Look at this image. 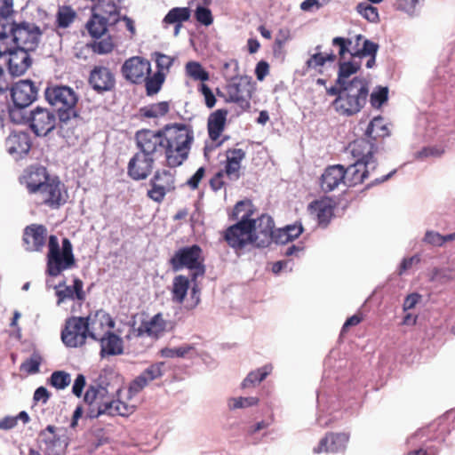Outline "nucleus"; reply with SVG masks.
I'll use <instances>...</instances> for the list:
<instances>
[{"mask_svg":"<svg viewBox=\"0 0 455 455\" xmlns=\"http://www.w3.org/2000/svg\"><path fill=\"white\" fill-rule=\"evenodd\" d=\"M107 415L127 417L134 411V407L120 400H113L108 407H105Z\"/></svg>","mask_w":455,"mask_h":455,"instance_id":"49530a36","label":"nucleus"},{"mask_svg":"<svg viewBox=\"0 0 455 455\" xmlns=\"http://www.w3.org/2000/svg\"><path fill=\"white\" fill-rule=\"evenodd\" d=\"M100 355H116L123 353V340L112 331L100 339Z\"/></svg>","mask_w":455,"mask_h":455,"instance_id":"72a5a7b5","label":"nucleus"},{"mask_svg":"<svg viewBox=\"0 0 455 455\" xmlns=\"http://www.w3.org/2000/svg\"><path fill=\"white\" fill-rule=\"evenodd\" d=\"M259 399L257 397H237L232 398L229 401V407L232 409L251 407L258 404Z\"/></svg>","mask_w":455,"mask_h":455,"instance_id":"052dcab7","label":"nucleus"},{"mask_svg":"<svg viewBox=\"0 0 455 455\" xmlns=\"http://www.w3.org/2000/svg\"><path fill=\"white\" fill-rule=\"evenodd\" d=\"M6 34L17 48L35 51L39 44L41 31L34 23L10 22L6 28Z\"/></svg>","mask_w":455,"mask_h":455,"instance_id":"423d86ee","label":"nucleus"},{"mask_svg":"<svg viewBox=\"0 0 455 455\" xmlns=\"http://www.w3.org/2000/svg\"><path fill=\"white\" fill-rule=\"evenodd\" d=\"M85 319L89 326V337L97 341L110 332L115 325L110 315L102 311L89 315Z\"/></svg>","mask_w":455,"mask_h":455,"instance_id":"5701e85b","label":"nucleus"},{"mask_svg":"<svg viewBox=\"0 0 455 455\" xmlns=\"http://www.w3.org/2000/svg\"><path fill=\"white\" fill-rule=\"evenodd\" d=\"M193 347L191 346H182L176 348L164 347L160 350V355L163 357H184Z\"/></svg>","mask_w":455,"mask_h":455,"instance_id":"13d9d810","label":"nucleus"},{"mask_svg":"<svg viewBox=\"0 0 455 455\" xmlns=\"http://www.w3.org/2000/svg\"><path fill=\"white\" fill-rule=\"evenodd\" d=\"M18 420L27 424L29 422L30 418L25 411H20L15 417H5L0 420V429H12L17 425Z\"/></svg>","mask_w":455,"mask_h":455,"instance_id":"5fc2aeb1","label":"nucleus"},{"mask_svg":"<svg viewBox=\"0 0 455 455\" xmlns=\"http://www.w3.org/2000/svg\"><path fill=\"white\" fill-rule=\"evenodd\" d=\"M164 82V74L156 72L152 76H147L145 83L147 95L151 96L157 93Z\"/></svg>","mask_w":455,"mask_h":455,"instance_id":"8fccbe9b","label":"nucleus"},{"mask_svg":"<svg viewBox=\"0 0 455 455\" xmlns=\"http://www.w3.org/2000/svg\"><path fill=\"white\" fill-rule=\"evenodd\" d=\"M198 92L204 97V103L208 108H212L216 104V98L211 88L204 83L198 86Z\"/></svg>","mask_w":455,"mask_h":455,"instance_id":"338daca9","label":"nucleus"},{"mask_svg":"<svg viewBox=\"0 0 455 455\" xmlns=\"http://www.w3.org/2000/svg\"><path fill=\"white\" fill-rule=\"evenodd\" d=\"M253 213V205L250 201H240L235 205L230 219L233 220H237L238 221L243 220L251 221Z\"/></svg>","mask_w":455,"mask_h":455,"instance_id":"ea45409f","label":"nucleus"},{"mask_svg":"<svg viewBox=\"0 0 455 455\" xmlns=\"http://www.w3.org/2000/svg\"><path fill=\"white\" fill-rule=\"evenodd\" d=\"M169 264L175 272L183 268L190 270V278L194 283L205 274L203 250L197 244L184 246L177 250L169 259Z\"/></svg>","mask_w":455,"mask_h":455,"instance_id":"39448f33","label":"nucleus"},{"mask_svg":"<svg viewBox=\"0 0 455 455\" xmlns=\"http://www.w3.org/2000/svg\"><path fill=\"white\" fill-rule=\"evenodd\" d=\"M369 96V84L364 78L358 76L344 85L341 95L335 98L331 106L342 116H352L364 107Z\"/></svg>","mask_w":455,"mask_h":455,"instance_id":"7ed1b4c3","label":"nucleus"},{"mask_svg":"<svg viewBox=\"0 0 455 455\" xmlns=\"http://www.w3.org/2000/svg\"><path fill=\"white\" fill-rule=\"evenodd\" d=\"M336 60L334 53L323 54L322 52H316L307 60L306 66L307 69H315L322 72L321 68L324 66L327 61L333 62Z\"/></svg>","mask_w":455,"mask_h":455,"instance_id":"09e8293b","label":"nucleus"},{"mask_svg":"<svg viewBox=\"0 0 455 455\" xmlns=\"http://www.w3.org/2000/svg\"><path fill=\"white\" fill-rule=\"evenodd\" d=\"M70 374L63 371L52 373L49 383L57 389H64L70 384Z\"/></svg>","mask_w":455,"mask_h":455,"instance_id":"603ef678","label":"nucleus"},{"mask_svg":"<svg viewBox=\"0 0 455 455\" xmlns=\"http://www.w3.org/2000/svg\"><path fill=\"white\" fill-rule=\"evenodd\" d=\"M372 166H369L360 162L350 164L347 168H344L346 172L345 186L354 187L363 183L370 175Z\"/></svg>","mask_w":455,"mask_h":455,"instance_id":"7c9ffc66","label":"nucleus"},{"mask_svg":"<svg viewBox=\"0 0 455 455\" xmlns=\"http://www.w3.org/2000/svg\"><path fill=\"white\" fill-rule=\"evenodd\" d=\"M193 140V131L186 124H175L164 129V156L169 167H178L187 160Z\"/></svg>","mask_w":455,"mask_h":455,"instance_id":"f03ea898","label":"nucleus"},{"mask_svg":"<svg viewBox=\"0 0 455 455\" xmlns=\"http://www.w3.org/2000/svg\"><path fill=\"white\" fill-rule=\"evenodd\" d=\"M388 90L387 87L379 88V91L371 94L370 101L373 108H380L387 100Z\"/></svg>","mask_w":455,"mask_h":455,"instance_id":"e2e57ef3","label":"nucleus"},{"mask_svg":"<svg viewBox=\"0 0 455 455\" xmlns=\"http://www.w3.org/2000/svg\"><path fill=\"white\" fill-rule=\"evenodd\" d=\"M52 177L44 166H30L25 170L21 183L25 185L28 194L33 195Z\"/></svg>","mask_w":455,"mask_h":455,"instance_id":"a878e982","label":"nucleus"},{"mask_svg":"<svg viewBox=\"0 0 455 455\" xmlns=\"http://www.w3.org/2000/svg\"><path fill=\"white\" fill-rule=\"evenodd\" d=\"M12 0H0V30L6 31L9 16L12 13Z\"/></svg>","mask_w":455,"mask_h":455,"instance_id":"864d4df0","label":"nucleus"},{"mask_svg":"<svg viewBox=\"0 0 455 455\" xmlns=\"http://www.w3.org/2000/svg\"><path fill=\"white\" fill-rule=\"evenodd\" d=\"M152 58L155 60L156 63L157 71L163 73L164 71H168L169 68L173 64V59L168 55L164 53L156 52L152 54Z\"/></svg>","mask_w":455,"mask_h":455,"instance_id":"4d7b16f0","label":"nucleus"},{"mask_svg":"<svg viewBox=\"0 0 455 455\" xmlns=\"http://www.w3.org/2000/svg\"><path fill=\"white\" fill-rule=\"evenodd\" d=\"M355 9L359 14L370 22L376 23L379 20L378 8L370 4L360 3Z\"/></svg>","mask_w":455,"mask_h":455,"instance_id":"3c124183","label":"nucleus"},{"mask_svg":"<svg viewBox=\"0 0 455 455\" xmlns=\"http://www.w3.org/2000/svg\"><path fill=\"white\" fill-rule=\"evenodd\" d=\"M170 110V105L167 101L145 106L140 109L141 116L146 118H157L165 116Z\"/></svg>","mask_w":455,"mask_h":455,"instance_id":"a19ab883","label":"nucleus"},{"mask_svg":"<svg viewBox=\"0 0 455 455\" xmlns=\"http://www.w3.org/2000/svg\"><path fill=\"white\" fill-rule=\"evenodd\" d=\"M190 281L188 276L183 275L175 276L172 281V300L176 303L181 304L187 296Z\"/></svg>","mask_w":455,"mask_h":455,"instance_id":"f704fd0d","label":"nucleus"},{"mask_svg":"<svg viewBox=\"0 0 455 455\" xmlns=\"http://www.w3.org/2000/svg\"><path fill=\"white\" fill-rule=\"evenodd\" d=\"M39 436L42 439V442L45 445V450L49 455H57L54 451V449L60 445V438L56 434V427L52 425H48L44 430H42L39 434Z\"/></svg>","mask_w":455,"mask_h":455,"instance_id":"4c0bfd02","label":"nucleus"},{"mask_svg":"<svg viewBox=\"0 0 455 455\" xmlns=\"http://www.w3.org/2000/svg\"><path fill=\"white\" fill-rule=\"evenodd\" d=\"M419 0H396L395 6L397 10L403 11L410 15L415 13Z\"/></svg>","mask_w":455,"mask_h":455,"instance_id":"774afa93","label":"nucleus"},{"mask_svg":"<svg viewBox=\"0 0 455 455\" xmlns=\"http://www.w3.org/2000/svg\"><path fill=\"white\" fill-rule=\"evenodd\" d=\"M335 203L330 197L315 200L308 204L307 210L320 227L326 228L334 216Z\"/></svg>","mask_w":455,"mask_h":455,"instance_id":"b1692460","label":"nucleus"},{"mask_svg":"<svg viewBox=\"0 0 455 455\" xmlns=\"http://www.w3.org/2000/svg\"><path fill=\"white\" fill-rule=\"evenodd\" d=\"M28 122L31 131L36 136H46L55 128L57 119L53 111L36 107L30 112Z\"/></svg>","mask_w":455,"mask_h":455,"instance_id":"4468645a","label":"nucleus"},{"mask_svg":"<svg viewBox=\"0 0 455 455\" xmlns=\"http://www.w3.org/2000/svg\"><path fill=\"white\" fill-rule=\"evenodd\" d=\"M95 9L99 11L97 14H101L105 20L110 25L116 24L119 20V11L117 5L113 2H105L102 0Z\"/></svg>","mask_w":455,"mask_h":455,"instance_id":"58836bf2","label":"nucleus"},{"mask_svg":"<svg viewBox=\"0 0 455 455\" xmlns=\"http://www.w3.org/2000/svg\"><path fill=\"white\" fill-rule=\"evenodd\" d=\"M346 172L344 166L335 164L328 166L320 178V188L324 193L331 192L340 185L345 186Z\"/></svg>","mask_w":455,"mask_h":455,"instance_id":"cd10ccee","label":"nucleus"},{"mask_svg":"<svg viewBox=\"0 0 455 455\" xmlns=\"http://www.w3.org/2000/svg\"><path fill=\"white\" fill-rule=\"evenodd\" d=\"M360 68V66L354 64L350 61L339 62V72L337 78V84L347 85L350 81L347 79L350 76L355 74Z\"/></svg>","mask_w":455,"mask_h":455,"instance_id":"de8ad7c7","label":"nucleus"},{"mask_svg":"<svg viewBox=\"0 0 455 455\" xmlns=\"http://www.w3.org/2000/svg\"><path fill=\"white\" fill-rule=\"evenodd\" d=\"M46 272L50 276H58L64 270L76 266L73 245L68 238H63L61 248L55 235L48 237V252L46 255Z\"/></svg>","mask_w":455,"mask_h":455,"instance_id":"20e7f679","label":"nucleus"},{"mask_svg":"<svg viewBox=\"0 0 455 455\" xmlns=\"http://www.w3.org/2000/svg\"><path fill=\"white\" fill-rule=\"evenodd\" d=\"M84 401L89 407L87 416L96 419L100 415H107L105 407L110 405L111 397L105 387L90 386L84 394Z\"/></svg>","mask_w":455,"mask_h":455,"instance_id":"f8f14e48","label":"nucleus"},{"mask_svg":"<svg viewBox=\"0 0 455 455\" xmlns=\"http://www.w3.org/2000/svg\"><path fill=\"white\" fill-rule=\"evenodd\" d=\"M89 326L85 317L71 316L66 320L61 331L62 342L68 347H78L85 344L89 337Z\"/></svg>","mask_w":455,"mask_h":455,"instance_id":"9d476101","label":"nucleus"},{"mask_svg":"<svg viewBox=\"0 0 455 455\" xmlns=\"http://www.w3.org/2000/svg\"><path fill=\"white\" fill-rule=\"evenodd\" d=\"M47 228L42 224L27 226L23 232V243L28 251H41L45 245Z\"/></svg>","mask_w":455,"mask_h":455,"instance_id":"393cba45","label":"nucleus"},{"mask_svg":"<svg viewBox=\"0 0 455 455\" xmlns=\"http://www.w3.org/2000/svg\"><path fill=\"white\" fill-rule=\"evenodd\" d=\"M88 84L98 93L109 92L116 85L115 75L105 66H94L90 72Z\"/></svg>","mask_w":455,"mask_h":455,"instance_id":"6ab92c4d","label":"nucleus"},{"mask_svg":"<svg viewBox=\"0 0 455 455\" xmlns=\"http://www.w3.org/2000/svg\"><path fill=\"white\" fill-rule=\"evenodd\" d=\"M121 72L125 80L140 84L150 75L151 65L148 60L134 56L124 61Z\"/></svg>","mask_w":455,"mask_h":455,"instance_id":"f3484780","label":"nucleus"},{"mask_svg":"<svg viewBox=\"0 0 455 455\" xmlns=\"http://www.w3.org/2000/svg\"><path fill=\"white\" fill-rule=\"evenodd\" d=\"M11 97L13 105L27 108L36 100L37 88L29 80H20L12 87Z\"/></svg>","mask_w":455,"mask_h":455,"instance_id":"4be33fe9","label":"nucleus"},{"mask_svg":"<svg viewBox=\"0 0 455 455\" xmlns=\"http://www.w3.org/2000/svg\"><path fill=\"white\" fill-rule=\"evenodd\" d=\"M25 108H19V107L13 105V108H10V110H9L10 120L13 124H17L28 123V116L26 115Z\"/></svg>","mask_w":455,"mask_h":455,"instance_id":"0e129e2a","label":"nucleus"},{"mask_svg":"<svg viewBox=\"0 0 455 455\" xmlns=\"http://www.w3.org/2000/svg\"><path fill=\"white\" fill-rule=\"evenodd\" d=\"M164 363H156L150 364L139 376H137L130 384V390L132 393H139L148 384L164 375Z\"/></svg>","mask_w":455,"mask_h":455,"instance_id":"c85d7f7f","label":"nucleus"},{"mask_svg":"<svg viewBox=\"0 0 455 455\" xmlns=\"http://www.w3.org/2000/svg\"><path fill=\"white\" fill-rule=\"evenodd\" d=\"M389 134L390 132L381 116L374 117L365 131V135L374 141L379 138H386Z\"/></svg>","mask_w":455,"mask_h":455,"instance_id":"e433bc0d","label":"nucleus"},{"mask_svg":"<svg viewBox=\"0 0 455 455\" xmlns=\"http://www.w3.org/2000/svg\"><path fill=\"white\" fill-rule=\"evenodd\" d=\"M251 233L253 245L259 248L267 247L274 240L275 223L267 214H262L258 219L251 221Z\"/></svg>","mask_w":455,"mask_h":455,"instance_id":"ddd939ff","label":"nucleus"},{"mask_svg":"<svg viewBox=\"0 0 455 455\" xmlns=\"http://www.w3.org/2000/svg\"><path fill=\"white\" fill-rule=\"evenodd\" d=\"M253 85L247 76H235L225 86V93L220 90L217 94L225 99L228 103H235L242 109L250 108Z\"/></svg>","mask_w":455,"mask_h":455,"instance_id":"0eeeda50","label":"nucleus"},{"mask_svg":"<svg viewBox=\"0 0 455 455\" xmlns=\"http://www.w3.org/2000/svg\"><path fill=\"white\" fill-rule=\"evenodd\" d=\"M225 155V174L230 180L236 181L242 176V162L246 157V151L243 148L235 147L228 148Z\"/></svg>","mask_w":455,"mask_h":455,"instance_id":"bb28decb","label":"nucleus"},{"mask_svg":"<svg viewBox=\"0 0 455 455\" xmlns=\"http://www.w3.org/2000/svg\"><path fill=\"white\" fill-rule=\"evenodd\" d=\"M188 76L195 81H201L202 83L208 81L210 74L203 66L197 61H189L185 67Z\"/></svg>","mask_w":455,"mask_h":455,"instance_id":"a18cd8bd","label":"nucleus"},{"mask_svg":"<svg viewBox=\"0 0 455 455\" xmlns=\"http://www.w3.org/2000/svg\"><path fill=\"white\" fill-rule=\"evenodd\" d=\"M114 43L110 36L100 41H95L91 44L92 51L98 54H107L113 51Z\"/></svg>","mask_w":455,"mask_h":455,"instance_id":"6e6d98bb","label":"nucleus"},{"mask_svg":"<svg viewBox=\"0 0 455 455\" xmlns=\"http://www.w3.org/2000/svg\"><path fill=\"white\" fill-rule=\"evenodd\" d=\"M76 18V12L71 6H60L56 14V25L60 28H67L74 22Z\"/></svg>","mask_w":455,"mask_h":455,"instance_id":"c03bdc74","label":"nucleus"},{"mask_svg":"<svg viewBox=\"0 0 455 455\" xmlns=\"http://www.w3.org/2000/svg\"><path fill=\"white\" fill-rule=\"evenodd\" d=\"M150 186L148 196L154 202L162 203L166 194L175 189L174 175L167 170L157 171L150 180Z\"/></svg>","mask_w":455,"mask_h":455,"instance_id":"dca6fc26","label":"nucleus"},{"mask_svg":"<svg viewBox=\"0 0 455 455\" xmlns=\"http://www.w3.org/2000/svg\"><path fill=\"white\" fill-rule=\"evenodd\" d=\"M38 204L50 209H59L66 204L68 193L58 177L50 179L38 191L33 194Z\"/></svg>","mask_w":455,"mask_h":455,"instance_id":"1a4fd4ad","label":"nucleus"},{"mask_svg":"<svg viewBox=\"0 0 455 455\" xmlns=\"http://www.w3.org/2000/svg\"><path fill=\"white\" fill-rule=\"evenodd\" d=\"M377 51H378V44H376L375 43H373L371 41L365 39L363 41V48L362 49H358V48L355 49L354 52H351V55L355 56V57H363L365 55H375Z\"/></svg>","mask_w":455,"mask_h":455,"instance_id":"680f3d73","label":"nucleus"},{"mask_svg":"<svg viewBox=\"0 0 455 455\" xmlns=\"http://www.w3.org/2000/svg\"><path fill=\"white\" fill-rule=\"evenodd\" d=\"M350 435L347 433L328 432L314 448L315 453H343L347 450Z\"/></svg>","mask_w":455,"mask_h":455,"instance_id":"aec40b11","label":"nucleus"},{"mask_svg":"<svg viewBox=\"0 0 455 455\" xmlns=\"http://www.w3.org/2000/svg\"><path fill=\"white\" fill-rule=\"evenodd\" d=\"M251 227L250 221L239 220L224 231L223 239L233 249H243L248 244H253Z\"/></svg>","mask_w":455,"mask_h":455,"instance_id":"2eb2a0df","label":"nucleus"},{"mask_svg":"<svg viewBox=\"0 0 455 455\" xmlns=\"http://www.w3.org/2000/svg\"><path fill=\"white\" fill-rule=\"evenodd\" d=\"M44 97L58 114L62 136L70 144L77 142L83 137V130L77 124L71 123V119L77 116L76 92L67 85L52 84L46 87Z\"/></svg>","mask_w":455,"mask_h":455,"instance_id":"f257e3e1","label":"nucleus"},{"mask_svg":"<svg viewBox=\"0 0 455 455\" xmlns=\"http://www.w3.org/2000/svg\"><path fill=\"white\" fill-rule=\"evenodd\" d=\"M348 149L355 162L372 166V170L377 167L374 154L377 151V147L374 142L365 138H360L349 143Z\"/></svg>","mask_w":455,"mask_h":455,"instance_id":"a211bd4d","label":"nucleus"},{"mask_svg":"<svg viewBox=\"0 0 455 455\" xmlns=\"http://www.w3.org/2000/svg\"><path fill=\"white\" fill-rule=\"evenodd\" d=\"M108 25L110 24L105 20L101 14L92 13L86 23V28L92 37L99 39L106 34Z\"/></svg>","mask_w":455,"mask_h":455,"instance_id":"c9c22d12","label":"nucleus"},{"mask_svg":"<svg viewBox=\"0 0 455 455\" xmlns=\"http://www.w3.org/2000/svg\"><path fill=\"white\" fill-rule=\"evenodd\" d=\"M136 145L140 153L157 159L164 156V130H140L135 134Z\"/></svg>","mask_w":455,"mask_h":455,"instance_id":"9b49d317","label":"nucleus"},{"mask_svg":"<svg viewBox=\"0 0 455 455\" xmlns=\"http://www.w3.org/2000/svg\"><path fill=\"white\" fill-rule=\"evenodd\" d=\"M5 144L10 154L18 156L28 154L31 148L29 136L26 132L10 134Z\"/></svg>","mask_w":455,"mask_h":455,"instance_id":"2f4dec72","label":"nucleus"},{"mask_svg":"<svg viewBox=\"0 0 455 455\" xmlns=\"http://www.w3.org/2000/svg\"><path fill=\"white\" fill-rule=\"evenodd\" d=\"M168 323L164 318L162 313H158L149 320L142 321L138 328L140 335H147L151 338L158 339L167 329Z\"/></svg>","mask_w":455,"mask_h":455,"instance_id":"c756f323","label":"nucleus"},{"mask_svg":"<svg viewBox=\"0 0 455 455\" xmlns=\"http://www.w3.org/2000/svg\"><path fill=\"white\" fill-rule=\"evenodd\" d=\"M332 45L339 47V55L341 59L344 58L347 52L350 54L354 52V51L349 50L352 45L351 39L337 36L332 39Z\"/></svg>","mask_w":455,"mask_h":455,"instance_id":"69168bd1","label":"nucleus"},{"mask_svg":"<svg viewBox=\"0 0 455 455\" xmlns=\"http://www.w3.org/2000/svg\"><path fill=\"white\" fill-rule=\"evenodd\" d=\"M191 16V10L188 7H174L171 9L164 18L165 24H180L188 21Z\"/></svg>","mask_w":455,"mask_h":455,"instance_id":"79ce46f5","label":"nucleus"},{"mask_svg":"<svg viewBox=\"0 0 455 455\" xmlns=\"http://www.w3.org/2000/svg\"><path fill=\"white\" fill-rule=\"evenodd\" d=\"M196 20L204 25L210 26L213 22V17L210 9L203 6H198L195 12Z\"/></svg>","mask_w":455,"mask_h":455,"instance_id":"bf43d9fd","label":"nucleus"},{"mask_svg":"<svg viewBox=\"0 0 455 455\" xmlns=\"http://www.w3.org/2000/svg\"><path fill=\"white\" fill-rule=\"evenodd\" d=\"M9 36L6 31L0 30V58L9 54V71L13 76H21L31 65L28 50L17 48L15 45H8Z\"/></svg>","mask_w":455,"mask_h":455,"instance_id":"6e6552de","label":"nucleus"},{"mask_svg":"<svg viewBox=\"0 0 455 455\" xmlns=\"http://www.w3.org/2000/svg\"><path fill=\"white\" fill-rule=\"evenodd\" d=\"M228 114L226 109H217L209 116L207 129L212 140L216 141L220 138L225 129Z\"/></svg>","mask_w":455,"mask_h":455,"instance_id":"473e14b6","label":"nucleus"},{"mask_svg":"<svg viewBox=\"0 0 455 455\" xmlns=\"http://www.w3.org/2000/svg\"><path fill=\"white\" fill-rule=\"evenodd\" d=\"M156 159L137 152L129 161L127 174L133 180H146L152 172Z\"/></svg>","mask_w":455,"mask_h":455,"instance_id":"412c9836","label":"nucleus"},{"mask_svg":"<svg viewBox=\"0 0 455 455\" xmlns=\"http://www.w3.org/2000/svg\"><path fill=\"white\" fill-rule=\"evenodd\" d=\"M272 367L265 365L256 371H251L242 382V387L247 388L259 385L271 372Z\"/></svg>","mask_w":455,"mask_h":455,"instance_id":"37998d69","label":"nucleus"}]
</instances>
